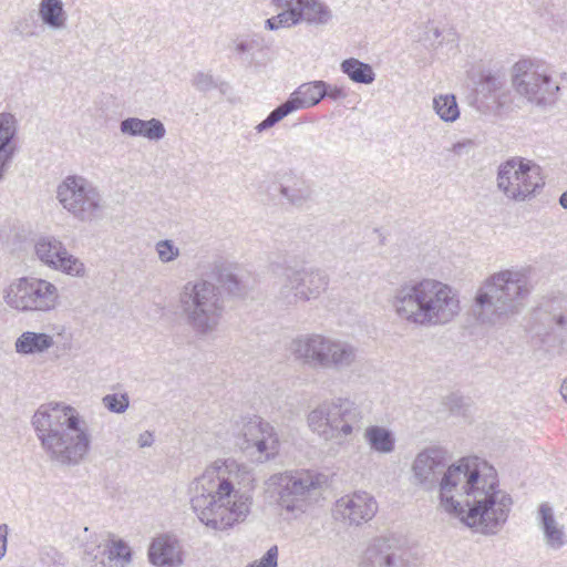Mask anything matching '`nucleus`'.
Returning a JSON list of instances; mask_svg holds the SVG:
<instances>
[{
    "instance_id": "39448f33",
    "label": "nucleus",
    "mask_w": 567,
    "mask_h": 567,
    "mask_svg": "<svg viewBox=\"0 0 567 567\" xmlns=\"http://www.w3.org/2000/svg\"><path fill=\"white\" fill-rule=\"evenodd\" d=\"M207 477L209 476L197 477L190 487L194 493L190 506L198 519L217 530H225L244 522L251 509V492L236 489L230 481H221L217 484L216 494H208L212 489L203 487Z\"/></svg>"
},
{
    "instance_id": "f704fd0d",
    "label": "nucleus",
    "mask_w": 567,
    "mask_h": 567,
    "mask_svg": "<svg viewBox=\"0 0 567 567\" xmlns=\"http://www.w3.org/2000/svg\"><path fill=\"white\" fill-rule=\"evenodd\" d=\"M55 261V266L51 269L79 278H83L86 275L85 265L78 257L71 255L68 249L62 251V256Z\"/></svg>"
},
{
    "instance_id": "412c9836",
    "label": "nucleus",
    "mask_w": 567,
    "mask_h": 567,
    "mask_svg": "<svg viewBox=\"0 0 567 567\" xmlns=\"http://www.w3.org/2000/svg\"><path fill=\"white\" fill-rule=\"evenodd\" d=\"M279 194L286 203L296 208H302L313 198V187L310 181L292 169L279 175Z\"/></svg>"
},
{
    "instance_id": "b1692460",
    "label": "nucleus",
    "mask_w": 567,
    "mask_h": 567,
    "mask_svg": "<svg viewBox=\"0 0 567 567\" xmlns=\"http://www.w3.org/2000/svg\"><path fill=\"white\" fill-rule=\"evenodd\" d=\"M123 134L130 136H142L148 141H159L165 137L166 128L158 118L142 120L138 117H127L120 124Z\"/></svg>"
},
{
    "instance_id": "aec40b11",
    "label": "nucleus",
    "mask_w": 567,
    "mask_h": 567,
    "mask_svg": "<svg viewBox=\"0 0 567 567\" xmlns=\"http://www.w3.org/2000/svg\"><path fill=\"white\" fill-rule=\"evenodd\" d=\"M212 274L224 291L233 298L244 299L252 288L249 274L237 266L215 262Z\"/></svg>"
},
{
    "instance_id": "5701e85b",
    "label": "nucleus",
    "mask_w": 567,
    "mask_h": 567,
    "mask_svg": "<svg viewBox=\"0 0 567 567\" xmlns=\"http://www.w3.org/2000/svg\"><path fill=\"white\" fill-rule=\"evenodd\" d=\"M14 124L16 120L12 114H0V182L10 167L17 151L16 146L12 145L17 133Z\"/></svg>"
},
{
    "instance_id": "72a5a7b5",
    "label": "nucleus",
    "mask_w": 567,
    "mask_h": 567,
    "mask_svg": "<svg viewBox=\"0 0 567 567\" xmlns=\"http://www.w3.org/2000/svg\"><path fill=\"white\" fill-rule=\"evenodd\" d=\"M433 107L444 122H454L460 116L456 97L453 94L439 95L433 100Z\"/></svg>"
},
{
    "instance_id": "c03bdc74",
    "label": "nucleus",
    "mask_w": 567,
    "mask_h": 567,
    "mask_svg": "<svg viewBox=\"0 0 567 567\" xmlns=\"http://www.w3.org/2000/svg\"><path fill=\"white\" fill-rule=\"evenodd\" d=\"M278 565V547L276 545L271 546L265 555L246 567H277Z\"/></svg>"
},
{
    "instance_id": "4c0bfd02",
    "label": "nucleus",
    "mask_w": 567,
    "mask_h": 567,
    "mask_svg": "<svg viewBox=\"0 0 567 567\" xmlns=\"http://www.w3.org/2000/svg\"><path fill=\"white\" fill-rule=\"evenodd\" d=\"M523 157H513L502 163L497 169V187L505 194L506 181L517 183L520 173L517 167L523 162Z\"/></svg>"
},
{
    "instance_id": "5fc2aeb1",
    "label": "nucleus",
    "mask_w": 567,
    "mask_h": 567,
    "mask_svg": "<svg viewBox=\"0 0 567 567\" xmlns=\"http://www.w3.org/2000/svg\"><path fill=\"white\" fill-rule=\"evenodd\" d=\"M140 447H148L154 443V435L153 433L145 431L140 434L137 440Z\"/></svg>"
},
{
    "instance_id": "423d86ee",
    "label": "nucleus",
    "mask_w": 567,
    "mask_h": 567,
    "mask_svg": "<svg viewBox=\"0 0 567 567\" xmlns=\"http://www.w3.org/2000/svg\"><path fill=\"white\" fill-rule=\"evenodd\" d=\"M290 351L303 365L333 370H350L360 361V349L349 341L321 333H307L291 341Z\"/></svg>"
},
{
    "instance_id": "4be33fe9",
    "label": "nucleus",
    "mask_w": 567,
    "mask_h": 567,
    "mask_svg": "<svg viewBox=\"0 0 567 567\" xmlns=\"http://www.w3.org/2000/svg\"><path fill=\"white\" fill-rule=\"evenodd\" d=\"M266 49L265 37L254 31L236 34L229 44L231 56L247 65L252 64L256 53H262Z\"/></svg>"
},
{
    "instance_id": "bb28decb",
    "label": "nucleus",
    "mask_w": 567,
    "mask_h": 567,
    "mask_svg": "<svg viewBox=\"0 0 567 567\" xmlns=\"http://www.w3.org/2000/svg\"><path fill=\"white\" fill-rule=\"evenodd\" d=\"M54 344L53 337L44 332L24 331L14 342L16 352L22 355L43 353Z\"/></svg>"
},
{
    "instance_id": "cd10ccee",
    "label": "nucleus",
    "mask_w": 567,
    "mask_h": 567,
    "mask_svg": "<svg viewBox=\"0 0 567 567\" xmlns=\"http://www.w3.org/2000/svg\"><path fill=\"white\" fill-rule=\"evenodd\" d=\"M296 12L301 16L299 23L306 21L309 24H327L332 19L331 10L320 0H299Z\"/></svg>"
},
{
    "instance_id": "6e6d98bb",
    "label": "nucleus",
    "mask_w": 567,
    "mask_h": 567,
    "mask_svg": "<svg viewBox=\"0 0 567 567\" xmlns=\"http://www.w3.org/2000/svg\"><path fill=\"white\" fill-rule=\"evenodd\" d=\"M560 394H561L564 401L567 403V378L564 380V382L560 386Z\"/></svg>"
},
{
    "instance_id": "a19ab883",
    "label": "nucleus",
    "mask_w": 567,
    "mask_h": 567,
    "mask_svg": "<svg viewBox=\"0 0 567 567\" xmlns=\"http://www.w3.org/2000/svg\"><path fill=\"white\" fill-rule=\"evenodd\" d=\"M155 250L162 262H171L179 256V249L171 239H163L156 243Z\"/></svg>"
},
{
    "instance_id": "2f4dec72",
    "label": "nucleus",
    "mask_w": 567,
    "mask_h": 567,
    "mask_svg": "<svg viewBox=\"0 0 567 567\" xmlns=\"http://www.w3.org/2000/svg\"><path fill=\"white\" fill-rule=\"evenodd\" d=\"M340 70L354 83L371 84L375 80L373 68L355 58L343 60L340 64Z\"/></svg>"
},
{
    "instance_id": "393cba45",
    "label": "nucleus",
    "mask_w": 567,
    "mask_h": 567,
    "mask_svg": "<svg viewBox=\"0 0 567 567\" xmlns=\"http://www.w3.org/2000/svg\"><path fill=\"white\" fill-rule=\"evenodd\" d=\"M538 523L544 533L548 547L559 549L567 543L564 527L556 522L554 509L548 503H542L538 507Z\"/></svg>"
},
{
    "instance_id": "ea45409f",
    "label": "nucleus",
    "mask_w": 567,
    "mask_h": 567,
    "mask_svg": "<svg viewBox=\"0 0 567 567\" xmlns=\"http://www.w3.org/2000/svg\"><path fill=\"white\" fill-rule=\"evenodd\" d=\"M103 405L113 413H124L130 405V399L126 393L117 394H106L103 398Z\"/></svg>"
},
{
    "instance_id": "79ce46f5",
    "label": "nucleus",
    "mask_w": 567,
    "mask_h": 567,
    "mask_svg": "<svg viewBox=\"0 0 567 567\" xmlns=\"http://www.w3.org/2000/svg\"><path fill=\"white\" fill-rule=\"evenodd\" d=\"M470 404L471 399L463 396L458 392H453L445 399V405L455 415H464Z\"/></svg>"
},
{
    "instance_id": "ddd939ff",
    "label": "nucleus",
    "mask_w": 567,
    "mask_h": 567,
    "mask_svg": "<svg viewBox=\"0 0 567 567\" xmlns=\"http://www.w3.org/2000/svg\"><path fill=\"white\" fill-rule=\"evenodd\" d=\"M321 478L322 475L310 472H286L271 476L277 486L278 506L288 513H305L309 506L310 492L321 486Z\"/></svg>"
},
{
    "instance_id": "9b49d317",
    "label": "nucleus",
    "mask_w": 567,
    "mask_h": 567,
    "mask_svg": "<svg viewBox=\"0 0 567 567\" xmlns=\"http://www.w3.org/2000/svg\"><path fill=\"white\" fill-rule=\"evenodd\" d=\"M58 298L53 284L33 277L20 278L4 293L7 305L20 311H50L55 308Z\"/></svg>"
},
{
    "instance_id": "2eb2a0df",
    "label": "nucleus",
    "mask_w": 567,
    "mask_h": 567,
    "mask_svg": "<svg viewBox=\"0 0 567 567\" xmlns=\"http://www.w3.org/2000/svg\"><path fill=\"white\" fill-rule=\"evenodd\" d=\"M331 439L347 437L360 427L362 411L353 401L336 398L327 402Z\"/></svg>"
},
{
    "instance_id": "de8ad7c7",
    "label": "nucleus",
    "mask_w": 567,
    "mask_h": 567,
    "mask_svg": "<svg viewBox=\"0 0 567 567\" xmlns=\"http://www.w3.org/2000/svg\"><path fill=\"white\" fill-rule=\"evenodd\" d=\"M296 106L297 105L293 104L290 96H288V99L284 103L279 104L276 109H274L271 113H274V115L278 117L279 121H281L289 114L298 111Z\"/></svg>"
},
{
    "instance_id": "a18cd8bd",
    "label": "nucleus",
    "mask_w": 567,
    "mask_h": 567,
    "mask_svg": "<svg viewBox=\"0 0 567 567\" xmlns=\"http://www.w3.org/2000/svg\"><path fill=\"white\" fill-rule=\"evenodd\" d=\"M326 99L331 101L344 100L349 96V89L344 85L331 84L324 81Z\"/></svg>"
},
{
    "instance_id": "f3484780",
    "label": "nucleus",
    "mask_w": 567,
    "mask_h": 567,
    "mask_svg": "<svg viewBox=\"0 0 567 567\" xmlns=\"http://www.w3.org/2000/svg\"><path fill=\"white\" fill-rule=\"evenodd\" d=\"M378 511V504L365 492L339 498L333 508L334 517L347 520L350 525H361L372 519Z\"/></svg>"
},
{
    "instance_id": "dca6fc26",
    "label": "nucleus",
    "mask_w": 567,
    "mask_h": 567,
    "mask_svg": "<svg viewBox=\"0 0 567 567\" xmlns=\"http://www.w3.org/2000/svg\"><path fill=\"white\" fill-rule=\"evenodd\" d=\"M520 176L517 183L507 182L505 196L515 202H525L535 198L545 187V177L542 167L532 161L523 159L517 167Z\"/></svg>"
},
{
    "instance_id": "6e6552de",
    "label": "nucleus",
    "mask_w": 567,
    "mask_h": 567,
    "mask_svg": "<svg viewBox=\"0 0 567 567\" xmlns=\"http://www.w3.org/2000/svg\"><path fill=\"white\" fill-rule=\"evenodd\" d=\"M526 334L536 350L551 352L567 346V296L544 298L528 317Z\"/></svg>"
},
{
    "instance_id": "58836bf2",
    "label": "nucleus",
    "mask_w": 567,
    "mask_h": 567,
    "mask_svg": "<svg viewBox=\"0 0 567 567\" xmlns=\"http://www.w3.org/2000/svg\"><path fill=\"white\" fill-rule=\"evenodd\" d=\"M296 9L284 10L282 12L274 16L265 21V28L270 31H276L280 28H289L299 23V18Z\"/></svg>"
},
{
    "instance_id": "603ef678",
    "label": "nucleus",
    "mask_w": 567,
    "mask_h": 567,
    "mask_svg": "<svg viewBox=\"0 0 567 567\" xmlns=\"http://www.w3.org/2000/svg\"><path fill=\"white\" fill-rule=\"evenodd\" d=\"M475 143L472 140H464L453 144L452 152L455 155H463L468 148L474 147Z\"/></svg>"
},
{
    "instance_id": "0eeeda50",
    "label": "nucleus",
    "mask_w": 567,
    "mask_h": 567,
    "mask_svg": "<svg viewBox=\"0 0 567 567\" xmlns=\"http://www.w3.org/2000/svg\"><path fill=\"white\" fill-rule=\"evenodd\" d=\"M178 308L186 323L197 333L215 331L224 316L225 302L219 287L205 280L187 281L178 293Z\"/></svg>"
},
{
    "instance_id": "49530a36",
    "label": "nucleus",
    "mask_w": 567,
    "mask_h": 567,
    "mask_svg": "<svg viewBox=\"0 0 567 567\" xmlns=\"http://www.w3.org/2000/svg\"><path fill=\"white\" fill-rule=\"evenodd\" d=\"M206 475L209 477H207V481L203 483V487L205 489H212L208 494H216L218 482L228 481L227 478L219 477L217 468L206 470L200 477H205Z\"/></svg>"
},
{
    "instance_id": "7ed1b4c3",
    "label": "nucleus",
    "mask_w": 567,
    "mask_h": 567,
    "mask_svg": "<svg viewBox=\"0 0 567 567\" xmlns=\"http://www.w3.org/2000/svg\"><path fill=\"white\" fill-rule=\"evenodd\" d=\"M390 305L398 318L422 328L445 326L461 311L458 292L434 279L400 284L393 290Z\"/></svg>"
},
{
    "instance_id": "13d9d810",
    "label": "nucleus",
    "mask_w": 567,
    "mask_h": 567,
    "mask_svg": "<svg viewBox=\"0 0 567 567\" xmlns=\"http://www.w3.org/2000/svg\"><path fill=\"white\" fill-rule=\"evenodd\" d=\"M433 34H434V37H435L436 39H437V38H440V35H441V31H440V29L435 28V29H434V31H433Z\"/></svg>"
},
{
    "instance_id": "bf43d9fd",
    "label": "nucleus",
    "mask_w": 567,
    "mask_h": 567,
    "mask_svg": "<svg viewBox=\"0 0 567 567\" xmlns=\"http://www.w3.org/2000/svg\"><path fill=\"white\" fill-rule=\"evenodd\" d=\"M380 244L381 245H384L385 244V237L380 235Z\"/></svg>"
},
{
    "instance_id": "8fccbe9b",
    "label": "nucleus",
    "mask_w": 567,
    "mask_h": 567,
    "mask_svg": "<svg viewBox=\"0 0 567 567\" xmlns=\"http://www.w3.org/2000/svg\"><path fill=\"white\" fill-rule=\"evenodd\" d=\"M42 560L45 563H51L53 565H63V556L54 548H50L45 553H43Z\"/></svg>"
},
{
    "instance_id": "09e8293b",
    "label": "nucleus",
    "mask_w": 567,
    "mask_h": 567,
    "mask_svg": "<svg viewBox=\"0 0 567 567\" xmlns=\"http://www.w3.org/2000/svg\"><path fill=\"white\" fill-rule=\"evenodd\" d=\"M280 121L278 120V117H276L274 115V113H269L267 115V117L265 120H262L256 127V132L257 133H262L271 127H274L277 123H279Z\"/></svg>"
},
{
    "instance_id": "c756f323",
    "label": "nucleus",
    "mask_w": 567,
    "mask_h": 567,
    "mask_svg": "<svg viewBox=\"0 0 567 567\" xmlns=\"http://www.w3.org/2000/svg\"><path fill=\"white\" fill-rule=\"evenodd\" d=\"M39 16L43 24L53 30L63 29L66 25L68 14L62 0H41Z\"/></svg>"
},
{
    "instance_id": "1a4fd4ad",
    "label": "nucleus",
    "mask_w": 567,
    "mask_h": 567,
    "mask_svg": "<svg viewBox=\"0 0 567 567\" xmlns=\"http://www.w3.org/2000/svg\"><path fill=\"white\" fill-rule=\"evenodd\" d=\"M56 197L63 208L81 221H91L102 213L100 192L82 176H66L58 186Z\"/></svg>"
},
{
    "instance_id": "f257e3e1",
    "label": "nucleus",
    "mask_w": 567,
    "mask_h": 567,
    "mask_svg": "<svg viewBox=\"0 0 567 567\" xmlns=\"http://www.w3.org/2000/svg\"><path fill=\"white\" fill-rule=\"evenodd\" d=\"M414 484L431 492L439 487L442 508L483 535H496L507 523L513 498L499 488L496 470L477 456L447 465L445 451L420 452L412 465Z\"/></svg>"
},
{
    "instance_id": "20e7f679",
    "label": "nucleus",
    "mask_w": 567,
    "mask_h": 567,
    "mask_svg": "<svg viewBox=\"0 0 567 567\" xmlns=\"http://www.w3.org/2000/svg\"><path fill=\"white\" fill-rule=\"evenodd\" d=\"M530 293L527 276L519 270H502L489 276L474 298L473 312L481 323L504 324L520 313Z\"/></svg>"
},
{
    "instance_id": "c85d7f7f",
    "label": "nucleus",
    "mask_w": 567,
    "mask_h": 567,
    "mask_svg": "<svg viewBox=\"0 0 567 567\" xmlns=\"http://www.w3.org/2000/svg\"><path fill=\"white\" fill-rule=\"evenodd\" d=\"M364 439L370 449L377 453L389 454L395 449L394 433L381 425H371L365 429Z\"/></svg>"
},
{
    "instance_id": "e433bc0d",
    "label": "nucleus",
    "mask_w": 567,
    "mask_h": 567,
    "mask_svg": "<svg viewBox=\"0 0 567 567\" xmlns=\"http://www.w3.org/2000/svg\"><path fill=\"white\" fill-rule=\"evenodd\" d=\"M103 553L110 561H115L117 567H126L132 560V550L123 539L111 540Z\"/></svg>"
},
{
    "instance_id": "a211bd4d",
    "label": "nucleus",
    "mask_w": 567,
    "mask_h": 567,
    "mask_svg": "<svg viewBox=\"0 0 567 567\" xmlns=\"http://www.w3.org/2000/svg\"><path fill=\"white\" fill-rule=\"evenodd\" d=\"M244 436L248 444L254 445L266 460L274 458L279 452V439L270 423L254 415L244 425Z\"/></svg>"
},
{
    "instance_id": "7c9ffc66",
    "label": "nucleus",
    "mask_w": 567,
    "mask_h": 567,
    "mask_svg": "<svg viewBox=\"0 0 567 567\" xmlns=\"http://www.w3.org/2000/svg\"><path fill=\"white\" fill-rule=\"evenodd\" d=\"M65 249L64 244L54 236H41L34 244L37 257L50 268L55 266V260L62 256V251Z\"/></svg>"
},
{
    "instance_id": "473e14b6",
    "label": "nucleus",
    "mask_w": 567,
    "mask_h": 567,
    "mask_svg": "<svg viewBox=\"0 0 567 567\" xmlns=\"http://www.w3.org/2000/svg\"><path fill=\"white\" fill-rule=\"evenodd\" d=\"M504 84L505 75L499 70H482L477 83V91L486 97H492L497 94Z\"/></svg>"
},
{
    "instance_id": "f8f14e48",
    "label": "nucleus",
    "mask_w": 567,
    "mask_h": 567,
    "mask_svg": "<svg viewBox=\"0 0 567 567\" xmlns=\"http://www.w3.org/2000/svg\"><path fill=\"white\" fill-rule=\"evenodd\" d=\"M278 299L286 306H296L318 299L329 286V276L318 268H287Z\"/></svg>"
},
{
    "instance_id": "37998d69",
    "label": "nucleus",
    "mask_w": 567,
    "mask_h": 567,
    "mask_svg": "<svg viewBox=\"0 0 567 567\" xmlns=\"http://www.w3.org/2000/svg\"><path fill=\"white\" fill-rule=\"evenodd\" d=\"M192 85L202 93H207L218 86L217 80L210 73L196 72L192 78Z\"/></svg>"
},
{
    "instance_id": "9d476101",
    "label": "nucleus",
    "mask_w": 567,
    "mask_h": 567,
    "mask_svg": "<svg viewBox=\"0 0 567 567\" xmlns=\"http://www.w3.org/2000/svg\"><path fill=\"white\" fill-rule=\"evenodd\" d=\"M514 72L516 91L530 103L544 107L556 103L560 87L544 66L520 60L515 63Z\"/></svg>"
},
{
    "instance_id": "a878e982",
    "label": "nucleus",
    "mask_w": 567,
    "mask_h": 567,
    "mask_svg": "<svg viewBox=\"0 0 567 567\" xmlns=\"http://www.w3.org/2000/svg\"><path fill=\"white\" fill-rule=\"evenodd\" d=\"M289 96L298 111L316 106L326 99L324 81L302 83Z\"/></svg>"
},
{
    "instance_id": "f03ea898",
    "label": "nucleus",
    "mask_w": 567,
    "mask_h": 567,
    "mask_svg": "<svg viewBox=\"0 0 567 567\" xmlns=\"http://www.w3.org/2000/svg\"><path fill=\"white\" fill-rule=\"evenodd\" d=\"M31 424L44 452L61 465H78L90 452L91 435L71 405L43 403L34 412Z\"/></svg>"
},
{
    "instance_id": "6ab92c4d",
    "label": "nucleus",
    "mask_w": 567,
    "mask_h": 567,
    "mask_svg": "<svg viewBox=\"0 0 567 567\" xmlns=\"http://www.w3.org/2000/svg\"><path fill=\"white\" fill-rule=\"evenodd\" d=\"M147 556L155 567H179L184 563L181 540L168 533L161 534L151 542Z\"/></svg>"
},
{
    "instance_id": "864d4df0",
    "label": "nucleus",
    "mask_w": 567,
    "mask_h": 567,
    "mask_svg": "<svg viewBox=\"0 0 567 567\" xmlns=\"http://www.w3.org/2000/svg\"><path fill=\"white\" fill-rule=\"evenodd\" d=\"M272 3L282 11L299 7V0H272Z\"/></svg>"
},
{
    "instance_id": "c9c22d12",
    "label": "nucleus",
    "mask_w": 567,
    "mask_h": 567,
    "mask_svg": "<svg viewBox=\"0 0 567 567\" xmlns=\"http://www.w3.org/2000/svg\"><path fill=\"white\" fill-rule=\"evenodd\" d=\"M329 412L327 402H323L308 414L310 429L326 440H330Z\"/></svg>"
},
{
    "instance_id": "4d7b16f0",
    "label": "nucleus",
    "mask_w": 567,
    "mask_h": 567,
    "mask_svg": "<svg viewBox=\"0 0 567 567\" xmlns=\"http://www.w3.org/2000/svg\"><path fill=\"white\" fill-rule=\"evenodd\" d=\"M559 205L567 209V189L559 197Z\"/></svg>"
},
{
    "instance_id": "3c124183",
    "label": "nucleus",
    "mask_w": 567,
    "mask_h": 567,
    "mask_svg": "<svg viewBox=\"0 0 567 567\" xmlns=\"http://www.w3.org/2000/svg\"><path fill=\"white\" fill-rule=\"evenodd\" d=\"M8 533H9L8 525L1 524L0 525V559H2L7 553Z\"/></svg>"
},
{
    "instance_id": "4468645a",
    "label": "nucleus",
    "mask_w": 567,
    "mask_h": 567,
    "mask_svg": "<svg viewBox=\"0 0 567 567\" xmlns=\"http://www.w3.org/2000/svg\"><path fill=\"white\" fill-rule=\"evenodd\" d=\"M359 567H412L408 539L396 534L373 537L360 556Z\"/></svg>"
}]
</instances>
